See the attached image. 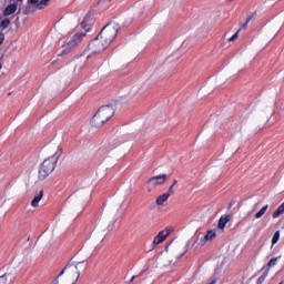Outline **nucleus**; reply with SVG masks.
Returning a JSON list of instances; mask_svg holds the SVG:
<instances>
[{
	"label": "nucleus",
	"instance_id": "f257e3e1",
	"mask_svg": "<svg viewBox=\"0 0 284 284\" xmlns=\"http://www.w3.org/2000/svg\"><path fill=\"white\" fill-rule=\"evenodd\" d=\"M80 276L79 264H68L51 284H77Z\"/></svg>",
	"mask_w": 284,
	"mask_h": 284
},
{
	"label": "nucleus",
	"instance_id": "f03ea898",
	"mask_svg": "<svg viewBox=\"0 0 284 284\" xmlns=\"http://www.w3.org/2000/svg\"><path fill=\"white\" fill-rule=\"evenodd\" d=\"M61 154H63V152L61 151V149H58L52 156L45 159L40 164L39 171H38V179L40 181H45V179H48V176H50V174L54 172V168H57V163L61 158Z\"/></svg>",
	"mask_w": 284,
	"mask_h": 284
},
{
	"label": "nucleus",
	"instance_id": "7ed1b4c3",
	"mask_svg": "<svg viewBox=\"0 0 284 284\" xmlns=\"http://www.w3.org/2000/svg\"><path fill=\"white\" fill-rule=\"evenodd\" d=\"M114 116V106L112 105H104L101 106L97 113L91 119V125L93 128H101L104 123H108L110 119Z\"/></svg>",
	"mask_w": 284,
	"mask_h": 284
},
{
	"label": "nucleus",
	"instance_id": "20e7f679",
	"mask_svg": "<svg viewBox=\"0 0 284 284\" xmlns=\"http://www.w3.org/2000/svg\"><path fill=\"white\" fill-rule=\"evenodd\" d=\"M190 247V242L185 243L183 241H171L165 247L166 254H170L172 258H181Z\"/></svg>",
	"mask_w": 284,
	"mask_h": 284
},
{
	"label": "nucleus",
	"instance_id": "39448f33",
	"mask_svg": "<svg viewBox=\"0 0 284 284\" xmlns=\"http://www.w3.org/2000/svg\"><path fill=\"white\" fill-rule=\"evenodd\" d=\"M119 28V23L110 22L100 31L99 37L110 45L116 39Z\"/></svg>",
	"mask_w": 284,
	"mask_h": 284
},
{
	"label": "nucleus",
	"instance_id": "423d86ee",
	"mask_svg": "<svg viewBox=\"0 0 284 284\" xmlns=\"http://www.w3.org/2000/svg\"><path fill=\"white\" fill-rule=\"evenodd\" d=\"M83 37H85V32L75 33L69 42L62 45V51L58 54V57H68L70 52L77 50V45L81 43Z\"/></svg>",
	"mask_w": 284,
	"mask_h": 284
},
{
	"label": "nucleus",
	"instance_id": "0eeeda50",
	"mask_svg": "<svg viewBox=\"0 0 284 284\" xmlns=\"http://www.w3.org/2000/svg\"><path fill=\"white\" fill-rule=\"evenodd\" d=\"M108 45L109 44L98 36L89 43L88 49L85 50V52H90L87 59H90L92 54H101Z\"/></svg>",
	"mask_w": 284,
	"mask_h": 284
},
{
	"label": "nucleus",
	"instance_id": "6e6552de",
	"mask_svg": "<svg viewBox=\"0 0 284 284\" xmlns=\"http://www.w3.org/2000/svg\"><path fill=\"white\" fill-rule=\"evenodd\" d=\"M165 181H168V174H161V175L152 176L148 181V183L150 185L148 187V192H152V187H156L159 185H163V183H165Z\"/></svg>",
	"mask_w": 284,
	"mask_h": 284
},
{
	"label": "nucleus",
	"instance_id": "1a4fd4ad",
	"mask_svg": "<svg viewBox=\"0 0 284 284\" xmlns=\"http://www.w3.org/2000/svg\"><path fill=\"white\" fill-rule=\"evenodd\" d=\"M281 28H283V26L278 23L271 24L265 33L266 39H274L275 36L281 31Z\"/></svg>",
	"mask_w": 284,
	"mask_h": 284
},
{
	"label": "nucleus",
	"instance_id": "9d476101",
	"mask_svg": "<svg viewBox=\"0 0 284 284\" xmlns=\"http://www.w3.org/2000/svg\"><path fill=\"white\" fill-rule=\"evenodd\" d=\"M136 94H139V88H136V87L126 88L123 91L122 99H124V100H122V101H124V102L125 101H131V99H134V97Z\"/></svg>",
	"mask_w": 284,
	"mask_h": 284
},
{
	"label": "nucleus",
	"instance_id": "9b49d317",
	"mask_svg": "<svg viewBox=\"0 0 284 284\" xmlns=\"http://www.w3.org/2000/svg\"><path fill=\"white\" fill-rule=\"evenodd\" d=\"M170 236V231H162L160 232L153 240L152 243V248H154V245H161V243H163V241H165V239H168Z\"/></svg>",
	"mask_w": 284,
	"mask_h": 284
},
{
	"label": "nucleus",
	"instance_id": "f8f14e48",
	"mask_svg": "<svg viewBox=\"0 0 284 284\" xmlns=\"http://www.w3.org/2000/svg\"><path fill=\"white\" fill-rule=\"evenodd\" d=\"M88 196H90V192H87L85 190H78L74 193L73 199H74L75 203H83V201H85V199H88Z\"/></svg>",
	"mask_w": 284,
	"mask_h": 284
},
{
	"label": "nucleus",
	"instance_id": "ddd939ff",
	"mask_svg": "<svg viewBox=\"0 0 284 284\" xmlns=\"http://www.w3.org/2000/svg\"><path fill=\"white\" fill-rule=\"evenodd\" d=\"M175 257H172L170 253L166 251L162 253L161 263L164 265V267H168V265H171V263L174 261Z\"/></svg>",
	"mask_w": 284,
	"mask_h": 284
},
{
	"label": "nucleus",
	"instance_id": "4468645a",
	"mask_svg": "<svg viewBox=\"0 0 284 284\" xmlns=\"http://www.w3.org/2000/svg\"><path fill=\"white\" fill-rule=\"evenodd\" d=\"M17 12V4L12 3L6 7L3 11L4 17H10V14H14Z\"/></svg>",
	"mask_w": 284,
	"mask_h": 284
},
{
	"label": "nucleus",
	"instance_id": "2eb2a0df",
	"mask_svg": "<svg viewBox=\"0 0 284 284\" xmlns=\"http://www.w3.org/2000/svg\"><path fill=\"white\" fill-rule=\"evenodd\" d=\"M230 223V215H222L219 220L220 230H225V225Z\"/></svg>",
	"mask_w": 284,
	"mask_h": 284
},
{
	"label": "nucleus",
	"instance_id": "dca6fc26",
	"mask_svg": "<svg viewBox=\"0 0 284 284\" xmlns=\"http://www.w3.org/2000/svg\"><path fill=\"white\" fill-rule=\"evenodd\" d=\"M43 199V191H40L31 201V207H39V202Z\"/></svg>",
	"mask_w": 284,
	"mask_h": 284
},
{
	"label": "nucleus",
	"instance_id": "f3484780",
	"mask_svg": "<svg viewBox=\"0 0 284 284\" xmlns=\"http://www.w3.org/2000/svg\"><path fill=\"white\" fill-rule=\"evenodd\" d=\"M89 21H90V16H85L84 20L81 22V28L84 30V32H90L92 28Z\"/></svg>",
	"mask_w": 284,
	"mask_h": 284
},
{
	"label": "nucleus",
	"instance_id": "a211bd4d",
	"mask_svg": "<svg viewBox=\"0 0 284 284\" xmlns=\"http://www.w3.org/2000/svg\"><path fill=\"white\" fill-rule=\"evenodd\" d=\"M284 214V202L274 211L273 219H278Z\"/></svg>",
	"mask_w": 284,
	"mask_h": 284
},
{
	"label": "nucleus",
	"instance_id": "6ab92c4d",
	"mask_svg": "<svg viewBox=\"0 0 284 284\" xmlns=\"http://www.w3.org/2000/svg\"><path fill=\"white\" fill-rule=\"evenodd\" d=\"M168 199H170V194H168V193L160 195L156 199V205H163L165 203V201H168Z\"/></svg>",
	"mask_w": 284,
	"mask_h": 284
},
{
	"label": "nucleus",
	"instance_id": "aec40b11",
	"mask_svg": "<svg viewBox=\"0 0 284 284\" xmlns=\"http://www.w3.org/2000/svg\"><path fill=\"white\" fill-rule=\"evenodd\" d=\"M213 239H216V232L214 231H207L206 235L204 236V241H213Z\"/></svg>",
	"mask_w": 284,
	"mask_h": 284
},
{
	"label": "nucleus",
	"instance_id": "412c9836",
	"mask_svg": "<svg viewBox=\"0 0 284 284\" xmlns=\"http://www.w3.org/2000/svg\"><path fill=\"white\" fill-rule=\"evenodd\" d=\"M48 3H50V0H40V1L37 3L36 8H37V10H43V8H44L45 6H48Z\"/></svg>",
	"mask_w": 284,
	"mask_h": 284
},
{
	"label": "nucleus",
	"instance_id": "4be33fe9",
	"mask_svg": "<svg viewBox=\"0 0 284 284\" xmlns=\"http://www.w3.org/2000/svg\"><path fill=\"white\" fill-rule=\"evenodd\" d=\"M267 207L268 205H264L256 214H255V219H262V216L265 214V212H267Z\"/></svg>",
	"mask_w": 284,
	"mask_h": 284
},
{
	"label": "nucleus",
	"instance_id": "5701e85b",
	"mask_svg": "<svg viewBox=\"0 0 284 284\" xmlns=\"http://www.w3.org/2000/svg\"><path fill=\"white\" fill-rule=\"evenodd\" d=\"M95 230L99 234H108V226H104L102 224L98 225Z\"/></svg>",
	"mask_w": 284,
	"mask_h": 284
},
{
	"label": "nucleus",
	"instance_id": "b1692460",
	"mask_svg": "<svg viewBox=\"0 0 284 284\" xmlns=\"http://www.w3.org/2000/svg\"><path fill=\"white\" fill-rule=\"evenodd\" d=\"M255 17H256V13H251V14L247 17L245 23L242 24V28H243V29L247 28V23H250V21H254Z\"/></svg>",
	"mask_w": 284,
	"mask_h": 284
},
{
	"label": "nucleus",
	"instance_id": "393cba45",
	"mask_svg": "<svg viewBox=\"0 0 284 284\" xmlns=\"http://www.w3.org/2000/svg\"><path fill=\"white\" fill-rule=\"evenodd\" d=\"M10 26V19L6 18L0 22L1 30H6Z\"/></svg>",
	"mask_w": 284,
	"mask_h": 284
},
{
	"label": "nucleus",
	"instance_id": "a878e982",
	"mask_svg": "<svg viewBox=\"0 0 284 284\" xmlns=\"http://www.w3.org/2000/svg\"><path fill=\"white\" fill-rule=\"evenodd\" d=\"M278 239H281V231H276L272 239V245H276L278 243Z\"/></svg>",
	"mask_w": 284,
	"mask_h": 284
},
{
	"label": "nucleus",
	"instance_id": "bb28decb",
	"mask_svg": "<svg viewBox=\"0 0 284 284\" xmlns=\"http://www.w3.org/2000/svg\"><path fill=\"white\" fill-rule=\"evenodd\" d=\"M276 263H278V257H273L267 263V267H274V266H276Z\"/></svg>",
	"mask_w": 284,
	"mask_h": 284
},
{
	"label": "nucleus",
	"instance_id": "cd10ccee",
	"mask_svg": "<svg viewBox=\"0 0 284 284\" xmlns=\"http://www.w3.org/2000/svg\"><path fill=\"white\" fill-rule=\"evenodd\" d=\"M6 283H8V273L0 275V284H6Z\"/></svg>",
	"mask_w": 284,
	"mask_h": 284
},
{
	"label": "nucleus",
	"instance_id": "c85d7f7f",
	"mask_svg": "<svg viewBox=\"0 0 284 284\" xmlns=\"http://www.w3.org/2000/svg\"><path fill=\"white\" fill-rule=\"evenodd\" d=\"M239 32H241V29H239L231 38H229V41H236V39H239Z\"/></svg>",
	"mask_w": 284,
	"mask_h": 284
},
{
	"label": "nucleus",
	"instance_id": "c756f323",
	"mask_svg": "<svg viewBox=\"0 0 284 284\" xmlns=\"http://www.w3.org/2000/svg\"><path fill=\"white\" fill-rule=\"evenodd\" d=\"M265 278H267V274H263L261 277H258L257 284H263L265 282Z\"/></svg>",
	"mask_w": 284,
	"mask_h": 284
},
{
	"label": "nucleus",
	"instance_id": "7c9ffc66",
	"mask_svg": "<svg viewBox=\"0 0 284 284\" xmlns=\"http://www.w3.org/2000/svg\"><path fill=\"white\" fill-rule=\"evenodd\" d=\"M166 194H169V196L174 195V185H171V186L169 187V191L166 192Z\"/></svg>",
	"mask_w": 284,
	"mask_h": 284
},
{
	"label": "nucleus",
	"instance_id": "2f4dec72",
	"mask_svg": "<svg viewBox=\"0 0 284 284\" xmlns=\"http://www.w3.org/2000/svg\"><path fill=\"white\" fill-rule=\"evenodd\" d=\"M6 41V34L0 33V45Z\"/></svg>",
	"mask_w": 284,
	"mask_h": 284
},
{
	"label": "nucleus",
	"instance_id": "473e14b6",
	"mask_svg": "<svg viewBox=\"0 0 284 284\" xmlns=\"http://www.w3.org/2000/svg\"><path fill=\"white\" fill-rule=\"evenodd\" d=\"M30 6H36L39 3V0H29Z\"/></svg>",
	"mask_w": 284,
	"mask_h": 284
},
{
	"label": "nucleus",
	"instance_id": "72a5a7b5",
	"mask_svg": "<svg viewBox=\"0 0 284 284\" xmlns=\"http://www.w3.org/2000/svg\"><path fill=\"white\" fill-rule=\"evenodd\" d=\"M172 185H173V187H176V185H179V181L174 180Z\"/></svg>",
	"mask_w": 284,
	"mask_h": 284
},
{
	"label": "nucleus",
	"instance_id": "f704fd0d",
	"mask_svg": "<svg viewBox=\"0 0 284 284\" xmlns=\"http://www.w3.org/2000/svg\"><path fill=\"white\" fill-rule=\"evenodd\" d=\"M134 278H136V275H133V276L131 277V280H130L128 283H133V282H134Z\"/></svg>",
	"mask_w": 284,
	"mask_h": 284
},
{
	"label": "nucleus",
	"instance_id": "c9c22d12",
	"mask_svg": "<svg viewBox=\"0 0 284 284\" xmlns=\"http://www.w3.org/2000/svg\"><path fill=\"white\" fill-rule=\"evenodd\" d=\"M28 13H30V9H27V10L24 11V14H28Z\"/></svg>",
	"mask_w": 284,
	"mask_h": 284
},
{
	"label": "nucleus",
	"instance_id": "e433bc0d",
	"mask_svg": "<svg viewBox=\"0 0 284 284\" xmlns=\"http://www.w3.org/2000/svg\"><path fill=\"white\" fill-rule=\"evenodd\" d=\"M3 68V64H1V62H0V70Z\"/></svg>",
	"mask_w": 284,
	"mask_h": 284
},
{
	"label": "nucleus",
	"instance_id": "4c0bfd02",
	"mask_svg": "<svg viewBox=\"0 0 284 284\" xmlns=\"http://www.w3.org/2000/svg\"><path fill=\"white\" fill-rule=\"evenodd\" d=\"M232 205H233V203H230V204H229V209L232 207Z\"/></svg>",
	"mask_w": 284,
	"mask_h": 284
},
{
	"label": "nucleus",
	"instance_id": "58836bf2",
	"mask_svg": "<svg viewBox=\"0 0 284 284\" xmlns=\"http://www.w3.org/2000/svg\"><path fill=\"white\" fill-rule=\"evenodd\" d=\"M106 1H112V0H106Z\"/></svg>",
	"mask_w": 284,
	"mask_h": 284
},
{
	"label": "nucleus",
	"instance_id": "ea45409f",
	"mask_svg": "<svg viewBox=\"0 0 284 284\" xmlns=\"http://www.w3.org/2000/svg\"><path fill=\"white\" fill-rule=\"evenodd\" d=\"M229 1H233V0H229Z\"/></svg>",
	"mask_w": 284,
	"mask_h": 284
},
{
	"label": "nucleus",
	"instance_id": "a19ab883",
	"mask_svg": "<svg viewBox=\"0 0 284 284\" xmlns=\"http://www.w3.org/2000/svg\"><path fill=\"white\" fill-rule=\"evenodd\" d=\"M18 1H21V0H18Z\"/></svg>",
	"mask_w": 284,
	"mask_h": 284
}]
</instances>
